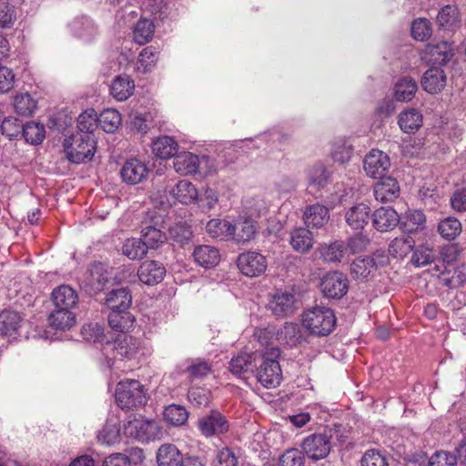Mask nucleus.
<instances>
[{"label":"nucleus","instance_id":"1","mask_svg":"<svg viewBox=\"0 0 466 466\" xmlns=\"http://www.w3.org/2000/svg\"><path fill=\"white\" fill-rule=\"evenodd\" d=\"M302 324L311 335L325 337L333 331L336 317L331 309L317 306L304 312Z\"/></svg>","mask_w":466,"mask_h":466},{"label":"nucleus","instance_id":"2","mask_svg":"<svg viewBox=\"0 0 466 466\" xmlns=\"http://www.w3.org/2000/svg\"><path fill=\"white\" fill-rule=\"evenodd\" d=\"M279 355L278 349H272L269 352L260 354L258 358L256 378L266 388H275L282 380L280 365L277 360Z\"/></svg>","mask_w":466,"mask_h":466},{"label":"nucleus","instance_id":"3","mask_svg":"<svg viewBox=\"0 0 466 466\" xmlns=\"http://www.w3.org/2000/svg\"><path fill=\"white\" fill-rule=\"evenodd\" d=\"M96 142L94 135L75 133L65 140V152L66 157L73 163L80 164L90 160L95 153Z\"/></svg>","mask_w":466,"mask_h":466},{"label":"nucleus","instance_id":"4","mask_svg":"<svg viewBox=\"0 0 466 466\" xmlns=\"http://www.w3.org/2000/svg\"><path fill=\"white\" fill-rule=\"evenodd\" d=\"M124 434L141 442L159 439L162 428L155 420H147L142 416H134L124 424Z\"/></svg>","mask_w":466,"mask_h":466},{"label":"nucleus","instance_id":"5","mask_svg":"<svg viewBox=\"0 0 466 466\" xmlns=\"http://www.w3.org/2000/svg\"><path fill=\"white\" fill-rule=\"evenodd\" d=\"M116 398L122 409L141 407L147 401L144 386L136 380L120 381L117 385Z\"/></svg>","mask_w":466,"mask_h":466},{"label":"nucleus","instance_id":"6","mask_svg":"<svg viewBox=\"0 0 466 466\" xmlns=\"http://www.w3.org/2000/svg\"><path fill=\"white\" fill-rule=\"evenodd\" d=\"M320 289L326 298L339 299L348 292L349 279L341 272H329L321 279Z\"/></svg>","mask_w":466,"mask_h":466},{"label":"nucleus","instance_id":"7","mask_svg":"<svg viewBox=\"0 0 466 466\" xmlns=\"http://www.w3.org/2000/svg\"><path fill=\"white\" fill-rule=\"evenodd\" d=\"M301 448L309 459L318 461L329 454L331 443L323 431L322 432L310 434L306 437L301 444Z\"/></svg>","mask_w":466,"mask_h":466},{"label":"nucleus","instance_id":"8","mask_svg":"<svg viewBox=\"0 0 466 466\" xmlns=\"http://www.w3.org/2000/svg\"><path fill=\"white\" fill-rule=\"evenodd\" d=\"M238 267L242 274L248 277H258L265 272L268 263L263 255L248 251L238 256Z\"/></svg>","mask_w":466,"mask_h":466},{"label":"nucleus","instance_id":"9","mask_svg":"<svg viewBox=\"0 0 466 466\" xmlns=\"http://www.w3.org/2000/svg\"><path fill=\"white\" fill-rule=\"evenodd\" d=\"M363 166L368 176L379 178L384 177L390 167V161L389 156L383 151L372 149L365 157Z\"/></svg>","mask_w":466,"mask_h":466},{"label":"nucleus","instance_id":"10","mask_svg":"<svg viewBox=\"0 0 466 466\" xmlns=\"http://www.w3.org/2000/svg\"><path fill=\"white\" fill-rule=\"evenodd\" d=\"M257 233L254 219L249 217L239 216L231 222L230 240L238 244H246L251 241Z\"/></svg>","mask_w":466,"mask_h":466},{"label":"nucleus","instance_id":"11","mask_svg":"<svg viewBox=\"0 0 466 466\" xmlns=\"http://www.w3.org/2000/svg\"><path fill=\"white\" fill-rule=\"evenodd\" d=\"M296 299L292 292L277 290L271 297L268 308L276 317L283 318L291 315L296 309Z\"/></svg>","mask_w":466,"mask_h":466},{"label":"nucleus","instance_id":"12","mask_svg":"<svg viewBox=\"0 0 466 466\" xmlns=\"http://www.w3.org/2000/svg\"><path fill=\"white\" fill-rule=\"evenodd\" d=\"M198 429L205 437H212L227 432L229 429L226 417L218 411H212L198 420Z\"/></svg>","mask_w":466,"mask_h":466},{"label":"nucleus","instance_id":"13","mask_svg":"<svg viewBox=\"0 0 466 466\" xmlns=\"http://www.w3.org/2000/svg\"><path fill=\"white\" fill-rule=\"evenodd\" d=\"M258 353L243 352L233 357L229 362L228 369L236 376L248 378L255 372L258 366Z\"/></svg>","mask_w":466,"mask_h":466},{"label":"nucleus","instance_id":"14","mask_svg":"<svg viewBox=\"0 0 466 466\" xmlns=\"http://www.w3.org/2000/svg\"><path fill=\"white\" fill-rule=\"evenodd\" d=\"M148 168L146 164L137 158L127 160L120 169L122 180L129 185L142 182L147 176Z\"/></svg>","mask_w":466,"mask_h":466},{"label":"nucleus","instance_id":"15","mask_svg":"<svg viewBox=\"0 0 466 466\" xmlns=\"http://www.w3.org/2000/svg\"><path fill=\"white\" fill-rule=\"evenodd\" d=\"M166 275V268L158 261L146 260L137 270L139 280L148 286L156 285L161 282Z\"/></svg>","mask_w":466,"mask_h":466},{"label":"nucleus","instance_id":"16","mask_svg":"<svg viewBox=\"0 0 466 466\" xmlns=\"http://www.w3.org/2000/svg\"><path fill=\"white\" fill-rule=\"evenodd\" d=\"M52 301L56 309H73L78 303L77 292L69 285L63 284L53 289Z\"/></svg>","mask_w":466,"mask_h":466},{"label":"nucleus","instance_id":"17","mask_svg":"<svg viewBox=\"0 0 466 466\" xmlns=\"http://www.w3.org/2000/svg\"><path fill=\"white\" fill-rule=\"evenodd\" d=\"M380 180L374 186V197L380 202H392L400 196L398 181L391 177H380Z\"/></svg>","mask_w":466,"mask_h":466},{"label":"nucleus","instance_id":"18","mask_svg":"<svg viewBox=\"0 0 466 466\" xmlns=\"http://www.w3.org/2000/svg\"><path fill=\"white\" fill-rule=\"evenodd\" d=\"M345 219L351 228L361 230L370 219V208L365 203L356 204L347 210Z\"/></svg>","mask_w":466,"mask_h":466},{"label":"nucleus","instance_id":"19","mask_svg":"<svg viewBox=\"0 0 466 466\" xmlns=\"http://www.w3.org/2000/svg\"><path fill=\"white\" fill-rule=\"evenodd\" d=\"M169 195L174 200L188 205L197 201L198 192L196 187L188 180H179L175 186L169 187Z\"/></svg>","mask_w":466,"mask_h":466},{"label":"nucleus","instance_id":"20","mask_svg":"<svg viewBox=\"0 0 466 466\" xmlns=\"http://www.w3.org/2000/svg\"><path fill=\"white\" fill-rule=\"evenodd\" d=\"M303 219L307 227L320 228L329 222V210L319 203L310 205L305 208Z\"/></svg>","mask_w":466,"mask_h":466},{"label":"nucleus","instance_id":"21","mask_svg":"<svg viewBox=\"0 0 466 466\" xmlns=\"http://www.w3.org/2000/svg\"><path fill=\"white\" fill-rule=\"evenodd\" d=\"M423 89L430 94L441 92L446 86V75L440 67H431L428 69L421 79Z\"/></svg>","mask_w":466,"mask_h":466},{"label":"nucleus","instance_id":"22","mask_svg":"<svg viewBox=\"0 0 466 466\" xmlns=\"http://www.w3.org/2000/svg\"><path fill=\"white\" fill-rule=\"evenodd\" d=\"M132 303L130 291L127 288L113 289L106 294L105 304L110 309L128 310Z\"/></svg>","mask_w":466,"mask_h":466},{"label":"nucleus","instance_id":"23","mask_svg":"<svg viewBox=\"0 0 466 466\" xmlns=\"http://www.w3.org/2000/svg\"><path fill=\"white\" fill-rule=\"evenodd\" d=\"M174 168L177 173L187 176L198 171L200 161L198 156L190 152L176 154L173 159Z\"/></svg>","mask_w":466,"mask_h":466},{"label":"nucleus","instance_id":"24","mask_svg":"<svg viewBox=\"0 0 466 466\" xmlns=\"http://www.w3.org/2000/svg\"><path fill=\"white\" fill-rule=\"evenodd\" d=\"M289 243L296 251L299 253H306L309 251L313 247V234L307 228H295L290 232Z\"/></svg>","mask_w":466,"mask_h":466},{"label":"nucleus","instance_id":"25","mask_svg":"<svg viewBox=\"0 0 466 466\" xmlns=\"http://www.w3.org/2000/svg\"><path fill=\"white\" fill-rule=\"evenodd\" d=\"M373 225L379 231L394 228L400 222L398 213L391 208H380L373 214Z\"/></svg>","mask_w":466,"mask_h":466},{"label":"nucleus","instance_id":"26","mask_svg":"<svg viewBox=\"0 0 466 466\" xmlns=\"http://www.w3.org/2000/svg\"><path fill=\"white\" fill-rule=\"evenodd\" d=\"M183 457L176 445L165 443L158 448L157 462L158 466H180Z\"/></svg>","mask_w":466,"mask_h":466},{"label":"nucleus","instance_id":"27","mask_svg":"<svg viewBox=\"0 0 466 466\" xmlns=\"http://www.w3.org/2000/svg\"><path fill=\"white\" fill-rule=\"evenodd\" d=\"M193 256L195 261L205 268H209L217 266L219 262V251L208 245H200L196 247Z\"/></svg>","mask_w":466,"mask_h":466},{"label":"nucleus","instance_id":"28","mask_svg":"<svg viewBox=\"0 0 466 466\" xmlns=\"http://www.w3.org/2000/svg\"><path fill=\"white\" fill-rule=\"evenodd\" d=\"M22 317L16 311L5 310L0 314V334L15 337L22 325Z\"/></svg>","mask_w":466,"mask_h":466},{"label":"nucleus","instance_id":"29","mask_svg":"<svg viewBox=\"0 0 466 466\" xmlns=\"http://www.w3.org/2000/svg\"><path fill=\"white\" fill-rule=\"evenodd\" d=\"M139 349V340L127 333L119 335L114 342V350L117 354L127 359L135 357Z\"/></svg>","mask_w":466,"mask_h":466},{"label":"nucleus","instance_id":"30","mask_svg":"<svg viewBox=\"0 0 466 466\" xmlns=\"http://www.w3.org/2000/svg\"><path fill=\"white\" fill-rule=\"evenodd\" d=\"M331 175L330 169L318 162L308 169L307 177L310 186L323 188L330 182Z\"/></svg>","mask_w":466,"mask_h":466},{"label":"nucleus","instance_id":"31","mask_svg":"<svg viewBox=\"0 0 466 466\" xmlns=\"http://www.w3.org/2000/svg\"><path fill=\"white\" fill-rule=\"evenodd\" d=\"M135 88L134 81L130 76L122 75L116 76L110 86L111 95L118 101L127 100L133 94Z\"/></svg>","mask_w":466,"mask_h":466},{"label":"nucleus","instance_id":"32","mask_svg":"<svg viewBox=\"0 0 466 466\" xmlns=\"http://www.w3.org/2000/svg\"><path fill=\"white\" fill-rule=\"evenodd\" d=\"M152 149L157 157L167 159L175 157L177 153L178 145L173 137L163 136L153 141Z\"/></svg>","mask_w":466,"mask_h":466},{"label":"nucleus","instance_id":"33","mask_svg":"<svg viewBox=\"0 0 466 466\" xmlns=\"http://www.w3.org/2000/svg\"><path fill=\"white\" fill-rule=\"evenodd\" d=\"M437 23L440 27L446 30H454L460 26V13L455 5H447L443 6L437 15Z\"/></svg>","mask_w":466,"mask_h":466},{"label":"nucleus","instance_id":"34","mask_svg":"<svg viewBox=\"0 0 466 466\" xmlns=\"http://www.w3.org/2000/svg\"><path fill=\"white\" fill-rule=\"evenodd\" d=\"M426 218L423 212L412 210L406 213L403 219L400 222V228L410 236L412 233L419 232L424 228Z\"/></svg>","mask_w":466,"mask_h":466},{"label":"nucleus","instance_id":"35","mask_svg":"<svg viewBox=\"0 0 466 466\" xmlns=\"http://www.w3.org/2000/svg\"><path fill=\"white\" fill-rule=\"evenodd\" d=\"M206 231L213 238L230 240L231 221L220 218L210 219L206 225Z\"/></svg>","mask_w":466,"mask_h":466},{"label":"nucleus","instance_id":"36","mask_svg":"<svg viewBox=\"0 0 466 466\" xmlns=\"http://www.w3.org/2000/svg\"><path fill=\"white\" fill-rule=\"evenodd\" d=\"M377 268L373 258H357L350 265V273L355 279H366Z\"/></svg>","mask_w":466,"mask_h":466},{"label":"nucleus","instance_id":"37","mask_svg":"<svg viewBox=\"0 0 466 466\" xmlns=\"http://www.w3.org/2000/svg\"><path fill=\"white\" fill-rule=\"evenodd\" d=\"M398 123L403 132L414 133L422 124V115L411 108L400 114Z\"/></svg>","mask_w":466,"mask_h":466},{"label":"nucleus","instance_id":"38","mask_svg":"<svg viewBox=\"0 0 466 466\" xmlns=\"http://www.w3.org/2000/svg\"><path fill=\"white\" fill-rule=\"evenodd\" d=\"M415 246V240L410 235L395 238L389 245V253L396 258H405Z\"/></svg>","mask_w":466,"mask_h":466},{"label":"nucleus","instance_id":"39","mask_svg":"<svg viewBox=\"0 0 466 466\" xmlns=\"http://www.w3.org/2000/svg\"><path fill=\"white\" fill-rule=\"evenodd\" d=\"M50 325L56 329H66L76 322V316L72 309H56L49 315Z\"/></svg>","mask_w":466,"mask_h":466},{"label":"nucleus","instance_id":"40","mask_svg":"<svg viewBox=\"0 0 466 466\" xmlns=\"http://www.w3.org/2000/svg\"><path fill=\"white\" fill-rule=\"evenodd\" d=\"M134 320V316L128 310H114L108 314L109 326L123 333L132 327Z\"/></svg>","mask_w":466,"mask_h":466},{"label":"nucleus","instance_id":"41","mask_svg":"<svg viewBox=\"0 0 466 466\" xmlns=\"http://www.w3.org/2000/svg\"><path fill=\"white\" fill-rule=\"evenodd\" d=\"M353 152L350 141L345 137L336 138L331 146V157L334 161L345 163L350 161Z\"/></svg>","mask_w":466,"mask_h":466},{"label":"nucleus","instance_id":"42","mask_svg":"<svg viewBox=\"0 0 466 466\" xmlns=\"http://www.w3.org/2000/svg\"><path fill=\"white\" fill-rule=\"evenodd\" d=\"M417 89L418 86L414 79L410 77L400 78L395 85V98L398 101H410L414 97Z\"/></svg>","mask_w":466,"mask_h":466},{"label":"nucleus","instance_id":"43","mask_svg":"<svg viewBox=\"0 0 466 466\" xmlns=\"http://www.w3.org/2000/svg\"><path fill=\"white\" fill-rule=\"evenodd\" d=\"M155 32V25L147 18H141L134 26V40L138 45H145L149 42Z\"/></svg>","mask_w":466,"mask_h":466},{"label":"nucleus","instance_id":"44","mask_svg":"<svg viewBox=\"0 0 466 466\" xmlns=\"http://www.w3.org/2000/svg\"><path fill=\"white\" fill-rule=\"evenodd\" d=\"M97 121L105 132L113 133L121 124V116L116 109L106 108L97 116Z\"/></svg>","mask_w":466,"mask_h":466},{"label":"nucleus","instance_id":"45","mask_svg":"<svg viewBox=\"0 0 466 466\" xmlns=\"http://www.w3.org/2000/svg\"><path fill=\"white\" fill-rule=\"evenodd\" d=\"M157 59V52L154 46L145 47L139 54L136 70L139 73L145 74L150 72Z\"/></svg>","mask_w":466,"mask_h":466},{"label":"nucleus","instance_id":"46","mask_svg":"<svg viewBox=\"0 0 466 466\" xmlns=\"http://www.w3.org/2000/svg\"><path fill=\"white\" fill-rule=\"evenodd\" d=\"M141 239L147 248H157L161 246L165 240V234L158 228L153 226H146L141 230Z\"/></svg>","mask_w":466,"mask_h":466},{"label":"nucleus","instance_id":"47","mask_svg":"<svg viewBox=\"0 0 466 466\" xmlns=\"http://www.w3.org/2000/svg\"><path fill=\"white\" fill-rule=\"evenodd\" d=\"M147 248L141 238H129L122 246V253L130 259L143 258L147 253Z\"/></svg>","mask_w":466,"mask_h":466},{"label":"nucleus","instance_id":"48","mask_svg":"<svg viewBox=\"0 0 466 466\" xmlns=\"http://www.w3.org/2000/svg\"><path fill=\"white\" fill-rule=\"evenodd\" d=\"M164 419L169 425L181 426L187 422L188 412L183 406L172 404L166 407Z\"/></svg>","mask_w":466,"mask_h":466},{"label":"nucleus","instance_id":"49","mask_svg":"<svg viewBox=\"0 0 466 466\" xmlns=\"http://www.w3.org/2000/svg\"><path fill=\"white\" fill-rule=\"evenodd\" d=\"M347 252L343 242L334 241L329 245H324L320 248L321 257L328 262H340Z\"/></svg>","mask_w":466,"mask_h":466},{"label":"nucleus","instance_id":"50","mask_svg":"<svg viewBox=\"0 0 466 466\" xmlns=\"http://www.w3.org/2000/svg\"><path fill=\"white\" fill-rule=\"evenodd\" d=\"M22 135L25 141L32 144H40L45 138V127L35 122H27L22 126Z\"/></svg>","mask_w":466,"mask_h":466},{"label":"nucleus","instance_id":"51","mask_svg":"<svg viewBox=\"0 0 466 466\" xmlns=\"http://www.w3.org/2000/svg\"><path fill=\"white\" fill-rule=\"evenodd\" d=\"M278 339L289 347H295L301 341L300 329L299 325L292 322L286 323L279 331Z\"/></svg>","mask_w":466,"mask_h":466},{"label":"nucleus","instance_id":"52","mask_svg":"<svg viewBox=\"0 0 466 466\" xmlns=\"http://www.w3.org/2000/svg\"><path fill=\"white\" fill-rule=\"evenodd\" d=\"M14 108L16 114L29 116L35 112L36 102L28 93L16 95L14 99Z\"/></svg>","mask_w":466,"mask_h":466},{"label":"nucleus","instance_id":"53","mask_svg":"<svg viewBox=\"0 0 466 466\" xmlns=\"http://www.w3.org/2000/svg\"><path fill=\"white\" fill-rule=\"evenodd\" d=\"M98 126L97 115L94 109H88L79 115L77 118V128L76 133H86L93 135V131Z\"/></svg>","mask_w":466,"mask_h":466},{"label":"nucleus","instance_id":"54","mask_svg":"<svg viewBox=\"0 0 466 466\" xmlns=\"http://www.w3.org/2000/svg\"><path fill=\"white\" fill-rule=\"evenodd\" d=\"M438 229L443 238L453 239L461 233V224L457 218L449 217L439 224Z\"/></svg>","mask_w":466,"mask_h":466},{"label":"nucleus","instance_id":"55","mask_svg":"<svg viewBox=\"0 0 466 466\" xmlns=\"http://www.w3.org/2000/svg\"><path fill=\"white\" fill-rule=\"evenodd\" d=\"M199 208L205 211L215 209L218 204V193L217 190L207 187L202 194H198L197 201Z\"/></svg>","mask_w":466,"mask_h":466},{"label":"nucleus","instance_id":"56","mask_svg":"<svg viewBox=\"0 0 466 466\" xmlns=\"http://www.w3.org/2000/svg\"><path fill=\"white\" fill-rule=\"evenodd\" d=\"M434 251L429 247L419 246L413 251L411 263L416 267H423L434 260Z\"/></svg>","mask_w":466,"mask_h":466},{"label":"nucleus","instance_id":"57","mask_svg":"<svg viewBox=\"0 0 466 466\" xmlns=\"http://www.w3.org/2000/svg\"><path fill=\"white\" fill-rule=\"evenodd\" d=\"M169 234L170 238L182 247L189 243L192 238L190 227L183 223H178L169 229Z\"/></svg>","mask_w":466,"mask_h":466},{"label":"nucleus","instance_id":"58","mask_svg":"<svg viewBox=\"0 0 466 466\" xmlns=\"http://www.w3.org/2000/svg\"><path fill=\"white\" fill-rule=\"evenodd\" d=\"M73 33L83 39H87L94 32V25L87 18H76L71 24Z\"/></svg>","mask_w":466,"mask_h":466},{"label":"nucleus","instance_id":"59","mask_svg":"<svg viewBox=\"0 0 466 466\" xmlns=\"http://www.w3.org/2000/svg\"><path fill=\"white\" fill-rule=\"evenodd\" d=\"M211 371V366L208 361L196 360L187 367L185 372L192 380L206 377Z\"/></svg>","mask_w":466,"mask_h":466},{"label":"nucleus","instance_id":"60","mask_svg":"<svg viewBox=\"0 0 466 466\" xmlns=\"http://www.w3.org/2000/svg\"><path fill=\"white\" fill-rule=\"evenodd\" d=\"M411 35L419 41L428 39L431 35V22L425 18L415 20L411 25Z\"/></svg>","mask_w":466,"mask_h":466},{"label":"nucleus","instance_id":"61","mask_svg":"<svg viewBox=\"0 0 466 466\" xmlns=\"http://www.w3.org/2000/svg\"><path fill=\"white\" fill-rule=\"evenodd\" d=\"M361 466H389L385 455L380 451L371 449L368 450L360 460Z\"/></svg>","mask_w":466,"mask_h":466},{"label":"nucleus","instance_id":"62","mask_svg":"<svg viewBox=\"0 0 466 466\" xmlns=\"http://www.w3.org/2000/svg\"><path fill=\"white\" fill-rule=\"evenodd\" d=\"M304 456L298 449L286 451L279 458V466H303Z\"/></svg>","mask_w":466,"mask_h":466},{"label":"nucleus","instance_id":"63","mask_svg":"<svg viewBox=\"0 0 466 466\" xmlns=\"http://www.w3.org/2000/svg\"><path fill=\"white\" fill-rule=\"evenodd\" d=\"M22 126L23 124L18 119L11 116L5 117L2 121L1 131L9 139H13L21 133Z\"/></svg>","mask_w":466,"mask_h":466},{"label":"nucleus","instance_id":"64","mask_svg":"<svg viewBox=\"0 0 466 466\" xmlns=\"http://www.w3.org/2000/svg\"><path fill=\"white\" fill-rule=\"evenodd\" d=\"M457 457L447 451H436L429 460V466H456Z\"/></svg>","mask_w":466,"mask_h":466}]
</instances>
